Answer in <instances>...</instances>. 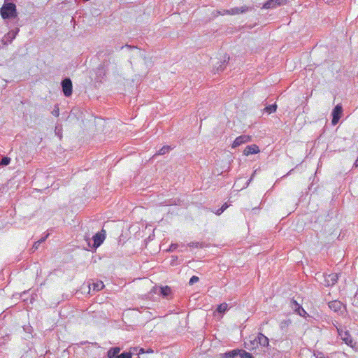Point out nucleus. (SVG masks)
I'll use <instances>...</instances> for the list:
<instances>
[{"instance_id":"obj_1","label":"nucleus","mask_w":358,"mask_h":358,"mask_svg":"<svg viewBox=\"0 0 358 358\" xmlns=\"http://www.w3.org/2000/svg\"><path fill=\"white\" fill-rule=\"evenodd\" d=\"M0 14L3 19L17 17L16 6L13 3H3L0 9Z\"/></svg>"},{"instance_id":"obj_2","label":"nucleus","mask_w":358,"mask_h":358,"mask_svg":"<svg viewBox=\"0 0 358 358\" xmlns=\"http://www.w3.org/2000/svg\"><path fill=\"white\" fill-rule=\"evenodd\" d=\"M336 330L338 331V336L348 346L351 348H354L356 343L353 341L351 335L349 331L345 329L342 328L341 327L336 326Z\"/></svg>"},{"instance_id":"obj_3","label":"nucleus","mask_w":358,"mask_h":358,"mask_svg":"<svg viewBox=\"0 0 358 358\" xmlns=\"http://www.w3.org/2000/svg\"><path fill=\"white\" fill-rule=\"evenodd\" d=\"M62 92L65 96L69 97L72 94V82L70 78H65L62 82Z\"/></svg>"},{"instance_id":"obj_4","label":"nucleus","mask_w":358,"mask_h":358,"mask_svg":"<svg viewBox=\"0 0 358 358\" xmlns=\"http://www.w3.org/2000/svg\"><path fill=\"white\" fill-rule=\"evenodd\" d=\"M106 238V231L102 229L101 232L96 233L94 236H93V247L94 248H97L99 247L101 243L103 242Z\"/></svg>"},{"instance_id":"obj_5","label":"nucleus","mask_w":358,"mask_h":358,"mask_svg":"<svg viewBox=\"0 0 358 358\" xmlns=\"http://www.w3.org/2000/svg\"><path fill=\"white\" fill-rule=\"evenodd\" d=\"M342 112H343V108L341 104L336 105L335 106V108L333 109L332 120H331V124L333 125H336L338 122V121L341 118Z\"/></svg>"},{"instance_id":"obj_6","label":"nucleus","mask_w":358,"mask_h":358,"mask_svg":"<svg viewBox=\"0 0 358 358\" xmlns=\"http://www.w3.org/2000/svg\"><path fill=\"white\" fill-rule=\"evenodd\" d=\"M251 141V137L248 135H241L236 138L231 145L232 148H236L244 143Z\"/></svg>"},{"instance_id":"obj_7","label":"nucleus","mask_w":358,"mask_h":358,"mask_svg":"<svg viewBox=\"0 0 358 358\" xmlns=\"http://www.w3.org/2000/svg\"><path fill=\"white\" fill-rule=\"evenodd\" d=\"M249 10V8L244 6L241 8H233L230 10H224L222 13L219 12L220 15L229 14V15H236L239 13H243Z\"/></svg>"},{"instance_id":"obj_8","label":"nucleus","mask_w":358,"mask_h":358,"mask_svg":"<svg viewBox=\"0 0 358 358\" xmlns=\"http://www.w3.org/2000/svg\"><path fill=\"white\" fill-rule=\"evenodd\" d=\"M19 32V29H16L15 30H13L11 31H9L7 33L2 39V43L4 45H7L8 43H10L13 39L15 38L16 36L17 35Z\"/></svg>"},{"instance_id":"obj_9","label":"nucleus","mask_w":358,"mask_h":358,"mask_svg":"<svg viewBox=\"0 0 358 358\" xmlns=\"http://www.w3.org/2000/svg\"><path fill=\"white\" fill-rule=\"evenodd\" d=\"M153 292L155 293H159L164 297H168L171 294V289L169 286H164L159 287H154Z\"/></svg>"},{"instance_id":"obj_10","label":"nucleus","mask_w":358,"mask_h":358,"mask_svg":"<svg viewBox=\"0 0 358 358\" xmlns=\"http://www.w3.org/2000/svg\"><path fill=\"white\" fill-rule=\"evenodd\" d=\"M285 0H268L264 5L263 8L270 9L275 8L278 6L283 4Z\"/></svg>"},{"instance_id":"obj_11","label":"nucleus","mask_w":358,"mask_h":358,"mask_svg":"<svg viewBox=\"0 0 358 358\" xmlns=\"http://www.w3.org/2000/svg\"><path fill=\"white\" fill-rule=\"evenodd\" d=\"M260 152L259 147L255 145H250L245 147L243 150V155L245 156H248L250 155L257 154Z\"/></svg>"},{"instance_id":"obj_12","label":"nucleus","mask_w":358,"mask_h":358,"mask_svg":"<svg viewBox=\"0 0 358 358\" xmlns=\"http://www.w3.org/2000/svg\"><path fill=\"white\" fill-rule=\"evenodd\" d=\"M338 280V275L337 273H331L326 277L324 285L328 287L333 286L337 282Z\"/></svg>"},{"instance_id":"obj_13","label":"nucleus","mask_w":358,"mask_h":358,"mask_svg":"<svg viewBox=\"0 0 358 358\" xmlns=\"http://www.w3.org/2000/svg\"><path fill=\"white\" fill-rule=\"evenodd\" d=\"M329 307L331 310L337 313L341 312L343 308V303L337 300L330 301L329 303Z\"/></svg>"},{"instance_id":"obj_14","label":"nucleus","mask_w":358,"mask_h":358,"mask_svg":"<svg viewBox=\"0 0 358 358\" xmlns=\"http://www.w3.org/2000/svg\"><path fill=\"white\" fill-rule=\"evenodd\" d=\"M258 345L262 347H267L269 344V341L268 337L264 336L262 333H259L257 336Z\"/></svg>"},{"instance_id":"obj_15","label":"nucleus","mask_w":358,"mask_h":358,"mask_svg":"<svg viewBox=\"0 0 358 358\" xmlns=\"http://www.w3.org/2000/svg\"><path fill=\"white\" fill-rule=\"evenodd\" d=\"M104 287L103 282L102 281H96L94 282L89 285L90 292L92 289L93 291H99L102 289Z\"/></svg>"},{"instance_id":"obj_16","label":"nucleus","mask_w":358,"mask_h":358,"mask_svg":"<svg viewBox=\"0 0 358 358\" xmlns=\"http://www.w3.org/2000/svg\"><path fill=\"white\" fill-rule=\"evenodd\" d=\"M240 350H233L231 351L227 352L221 354L222 358H234L237 355H239Z\"/></svg>"},{"instance_id":"obj_17","label":"nucleus","mask_w":358,"mask_h":358,"mask_svg":"<svg viewBox=\"0 0 358 358\" xmlns=\"http://www.w3.org/2000/svg\"><path fill=\"white\" fill-rule=\"evenodd\" d=\"M120 351V348L118 347L110 348L107 353L108 358H115L116 356H118V353Z\"/></svg>"},{"instance_id":"obj_18","label":"nucleus","mask_w":358,"mask_h":358,"mask_svg":"<svg viewBox=\"0 0 358 358\" xmlns=\"http://www.w3.org/2000/svg\"><path fill=\"white\" fill-rule=\"evenodd\" d=\"M250 344L245 343L246 348L248 349H254L258 346V340L257 336L252 341H250Z\"/></svg>"},{"instance_id":"obj_19","label":"nucleus","mask_w":358,"mask_h":358,"mask_svg":"<svg viewBox=\"0 0 358 358\" xmlns=\"http://www.w3.org/2000/svg\"><path fill=\"white\" fill-rule=\"evenodd\" d=\"M276 109H277V105L272 104V105H269V106H266L264 110L266 113H268V114H271L272 113L275 112Z\"/></svg>"},{"instance_id":"obj_20","label":"nucleus","mask_w":358,"mask_h":358,"mask_svg":"<svg viewBox=\"0 0 358 358\" xmlns=\"http://www.w3.org/2000/svg\"><path fill=\"white\" fill-rule=\"evenodd\" d=\"M290 306L292 309L294 310V312H297L299 310V308H301L302 306H300L296 301L292 300L290 302Z\"/></svg>"},{"instance_id":"obj_21","label":"nucleus","mask_w":358,"mask_h":358,"mask_svg":"<svg viewBox=\"0 0 358 358\" xmlns=\"http://www.w3.org/2000/svg\"><path fill=\"white\" fill-rule=\"evenodd\" d=\"M228 308V305L226 303H221L218 306L217 310L220 313H224Z\"/></svg>"},{"instance_id":"obj_22","label":"nucleus","mask_w":358,"mask_h":358,"mask_svg":"<svg viewBox=\"0 0 358 358\" xmlns=\"http://www.w3.org/2000/svg\"><path fill=\"white\" fill-rule=\"evenodd\" d=\"M239 356L241 358H253L252 355L250 353L243 350H240Z\"/></svg>"},{"instance_id":"obj_23","label":"nucleus","mask_w":358,"mask_h":358,"mask_svg":"<svg viewBox=\"0 0 358 358\" xmlns=\"http://www.w3.org/2000/svg\"><path fill=\"white\" fill-rule=\"evenodd\" d=\"M228 207L229 206L227 203H224L222 207L215 212V214L217 215H221Z\"/></svg>"},{"instance_id":"obj_24","label":"nucleus","mask_w":358,"mask_h":358,"mask_svg":"<svg viewBox=\"0 0 358 358\" xmlns=\"http://www.w3.org/2000/svg\"><path fill=\"white\" fill-rule=\"evenodd\" d=\"M170 150L171 148L169 146H164L159 150L157 154L162 155L167 153Z\"/></svg>"},{"instance_id":"obj_25","label":"nucleus","mask_w":358,"mask_h":358,"mask_svg":"<svg viewBox=\"0 0 358 358\" xmlns=\"http://www.w3.org/2000/svg\"><path fill=\"white\" fill-rule=\"evenodd\" d=\"M132 355L131 352H124L118 356H116L115 358H131Z\"/></svg>"},{"instance_id":"obj_26","label":"nucleus","mask_w":358,"mask_h":358,"mask_svg":"<svg viewBox=\"0 0 358 358\" xmlns=\"http://www.w3.org/2000/svg\"><path fill=\"white\" fill-rule=\"evenodd\" d=\"M188 246L191 248H202L203 244L199 242H191L188 243Z\"/></svg>"},{"instance_id":"obj_27","label":"nucleus","mask_w":358,"mask_h":358,"mask_svg":"<svg viewBox=\"0 0 358 358\" xmlns=\"http://www.w3.org/2000/svg\"><path fill=\"white\" fill-rule=\"evenodd\" d=\"M290 323H291V321L289 320H284V321L281 322V323H280L281 329L288 327L290 324Z\"/></svg>"},{"instance_id":"obj_28","label":"nucleus","mask_w":358,"mask_h":358,"mask_svg":"<svg viewBox=\"0 0 358 358\" xmlns=\"http://www.w3.org/2000/svg\"><path fill=\"white\" fill-rule=\"evenodd\" d=\"M316 358H329L328 355H324L322 352H317L315 354Z\"/></svg>"},{"instance_id":"obj_29","label":"nucleus","mask_w":358,"mask_h":358,"mask_svg":"<svg viewBox=\"0 0 358 358\" xmlns=\"http://www.w3.org/2000/svg\"><path fill=\"white\" fill-rule=\"evenodd\" d=\"M199 278H198L197 276L194 275V276H192V277L190 278V280H189V284L190 285H194V283L197 282L199 281Z\"/></svg>"},{"instance_id":"obj_30","label":"nucleus","mask_w":358,"mask_h":358,"mask_svg":"<svg viewBox=\"0 0 358 358\" xmlns=\"http://www.w3.org/2000/svg\"><path fill=\"white\" fill-rule=\"evenodd\" d=\"M10 162V159L9 157H5L2 159L1 162H0V164L8 165L9 164Z\"/></svg>"},{"instance_id":"obj_31","label":"nucleus","mask_w":358,"mask_h":358,"mask_svg":"<svg viewBox=\"0 0 358 358\" xmlns=\"http://www.w3.org/2000/svg\"><path fill=\"white\" fill-rule=\"evenodd\" d=\"M300 316L305 317L307 313L306 310L301 307L299 308V310L296 312Z\"/></svg>"},{"instance_id":"obj_32","label":"nucleus","mask_w":358,"mask_h":358,"mask_svg":"<svg viewBox=\"0 0 358 358\" xmlns=\"http://www.w3.org/2000/svg\"><path fill=\"white\" fill-rule=\"evenodd\" d=\"M52 115L55 117H58L59 115V108L58 106H55V108H54L53 111L52 112Z\"/></svg>"},{"instance_id":"obj_33","label":"nucleus","mask_w":358,"mask_h":358,"mask_svg":"<svg viewBox=\"0 0 358 358\" xmlns=\"http://www.w3.org/2000/svg\"><path fill=\"white\" fill-rule=\"evenodd\" d=\"M49 236V234H48L45 236L43 237L42 238H41L40 240H38V241L35 242V245L36 244H41L43 242H44L46 238H48V236Z\"/></svg>"},{"instance_id":"obj_34","label":"nucleus","mask_w":358,"mask_h":358,"mask_svg":"<svg viewBox=\"0 0 358 358\" xmlns=\"http://www.w3.org/2000/svg\"><path fill=\"white\" fill-rule=\"evenodd\" d=\"M177 248V244H171L169 248L170 251H173Z\"/></svg>"},{"instance_id":"obj_35","label":"nucleus","mask_w":358,"mask_h":358,"mask_svg":"<svg viewBox=\"0 0 358 358\" xmlns=\"http://www.w3.org/2000/svg\"><path fill=\"white\" fill-rule=\"evenodd\" d=\"M255 173H256V171H255V172L253 173L252 177L250 178L249 181L247 183V185H248L249 182H250L252 180V178L254 177Z\"/></svg>"},{"instance_id":"obj_36","label":"nucleus","mask_w":358,"mask_h":358,"mask_svg":"<svg viewBox=\"0 0 358 358\" xmlns=\"http://www.w3.org/2000/svg\"><path fill=\"white\" fill-rule=\"evenodd\" d=\"M39 245H40V244H36V245H35V243H34V245H33V247H34L35 249H37Z\"/></svg>"},{"instance_id":"obj_37","label":"nucleus","mask_w":358,"mask_h":358,"mask_svg":"<svg viewBox=\"0 0 358 358\" xmlns=\"http://www.w3.org/2000/svg\"><path fill=\"white\" fill-rule=\"evenodd\" d=\"M10 1V0H4V3H10V2H9Z\"/></svg>"},{"instance_id":"obj_38","label":"nucleus","mask_w":358,"mask_h":358,"mask_svg":"<svg viewBox=\"0 0 358 358\" xmlns=\"http://www.w3.org/2000/svg\"><path fill=\"white\" fill-rule=\"evenodd\" d=\"M125 47H126L127 48H129V49L132 48L130 45H127Z\"/></svg>"}]
</instances>
